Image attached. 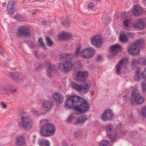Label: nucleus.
Masks as SVG:
<instances>
[{
    "label": "nucleus",
    "mask_w": 146,
    "mask_h": 146,
    "mask_svg": "<svg viewBox=\"0 0 146 146\" xmlns=\"http://www.w3.org/2000/svg\"><path fill=\"white\" fill-rule=\"evenodd\" d=\"M88 52V56L86 57H88V59H90L93 57L95 55L96 51L95 50L91 47H87Z\"/></svg>",
    "instance_id": "nucleus-24"
},
{
    "label": "nucleus",
    "mask_w": 146,
    "mask_h": 146,
    "mask_svg": "<svg viewBox=\"0 0 146 146\" xmlns=\"http://www.w3.org/2000/svg\"><path fill=\"white\" fill-rule=\"evenodd\" d=\"M72 36L70 33L62 32L58 36V38L60 40H67L70 38Z\"/></svg>",
    "instance_id": "nucleus-21"
},
{
    "label": "nucleus",
    "mask_w": 146,
    "mask_h": 146,
    "mask_svg": "<svg viewBox=\"0 0 146 146\" xmlns=\"http://www.w3.org/2000/svg\"><path fill=\"white\" fill-rule=\"evenodd\" d=\"M109 142L107 140H104L99 143V146H108Z\"/></svg>",
    "instance_id": "nucleus-34"
},
{
    "label": "nucleus",
    "mask_w": 146,
    "mask_h": 146,
    "mask_svg": "<svg viewBox=\"0 0 146 146\" xmlns=\"http://www.w3.org/2000/svg\"><path fill=\"white\" fill-rule=\"evenodd\" d=\"M81 48L80 45H79L76 48L75 50V53L74 54H72L70 53H64L61 54L60 56V60H66L67 59H72L73 57H78L79 55H80V50Z\"/></svg>",
    "instance_id": "nucleus-9"
},
{
    "label": "nucleus",
    "mask_w": 146,
    "mask_h": 146,
    "mask_svg": "<svg viewBox=\"0 0 146 146\" xmlns=\"http://www.w3.org/2000/svg\"><path fill=\"white\" fill-rule=\"evenodd\" d=\"M140 63L139 59L138 60L133 59L132 61V65L133 66H136L138 64H140Z\"/></svg>",
    "instance_id": "nucleus-39"
},
{
    "label": "nucleus",
    "mask_w": 146,
    "mask_h": 146,
    "mask_svg": "<svg viewBox=\"0 0 146 146\" xmlns=\"http://www.w3.org/2000/svg\"><path fill=\"white\" fill-rule=\"evenodd\" d=\"M43 0H35L34 1H39L40 2L43 1Z\"/></svg>",
    "instance_id": "nucleus-52"
},
{
    "label": "nucleus",
    "mask_w": 146,
    "mask_h": 146,
    "mask_svg": "<svg viewBox=\"0 0 146 146\" xmlns=\"http://www.w3.org/2000/svg\"><path fill=\"white\" fill-rule=\"evenodd\" d=\"M19 126L27 130H30L33 127L34 123L33 119L29 115L22 116L19 123Z\"/></svg>",
    "instance_id": "nucleus-4"
},
{
    "label": "nucleus",
    "mask_w": 146,
    "mask_h": 146,
    "mask_svg": "<svg viewBox=\"0 0 146 146\" xmlns=\"http://www.w3.org/2000/svg\"><path fill=\"white\" fill-rule=\"evenodd\" d=\"M42 23L43 24H44V23H45V22L44 21H43V22H42Z\"/></svg>",
    "instance_id": "nucleus-57"
},
{
    "label": "nucleus",
    "mask_w": 146,
    "mask_h": 146,
    "mask_svg": "<svg viewBox=\"0 0 146 146\" xmlns=\"http://www.w3.org/2000/svg\"><path fill=\"white\" fill-rule=\"evenodd\" d=\"M38 144L40 146H50L49 141L46 139H40L38 141Z\"/></svg>",
    "instance_id": "nucleus-29"
},
{
    "label": "nucleus",
    "mask_w": 146,
    "mask_h": 146,
    "mask_svg": "<svg viewBox=\"0 0 146 146\" xmlns=\"http://www.w3.org/2000/svg\"><path fill=\"white\" fill-rule=\"evenodd\" d=\"M79 134H80L79 133L76 132V133H74V135L75 137H78V136L79 135Z\"/></svg>",
    "instance_id": "nucleus-50"
},
{
    "label": "nucleus",
    "mask_w": 146,
    "mask_h": 146,
    "mask_svg": "<svg viewBox=\"0 0 146 146\" xmlns=\"http://www.w3.org/2000/svg\"><path fill=\"white\" fill-rule=\"evenodd\" d=\"M76 120L74 117L73 114H71L68 117L67 119V121L68 122H74L75 123Z\"/></svg>",
    "instance_id": "nucleus-33"
},
{
    "label": "nucleus",
    "mask_w": 146,
    "mask_h": 146,
    "mask_svg": "<svg viewBox=\"0 0 146 146\" xmlns=\"http://www.w3.org/2000/svg\"><path fill=\"white\" fill-rule=\"evenodd\" d=\"M90 42L94 46L100 47L102 43L101 36L98 34L92 36L90 39Z\"/></svg>",
    "instance_id": "nucleus-11"
},
{
    "label": "nucleus",
    "mask_w": 146,
    "mask_h": 146,
    "mask_svg": "<svg viewBox=\"0 0 146 146\" xmlns=\"http://www.w3.org/2000/svg\"><path fill=\"white\" fill-rule=\"evenodd\" d=\"M54 99L58 103L60 104L63 102L64 97L62 95L59 93H56L52 95Z\"/></svg>",
    "instance_id": "nucleus-20"
},
{
    "label": "nucleus",
    "mask_w": 146,
    "mask_h": 146,
    "mask_svg": "<svg viewBox=\"0 0 146 146\" xmlns=\"http://www.w3.org/2000/svg\"><path fill=\"white\" fill-rule=\"evenodd\" d=\"M31 113L35 116H37L38 117H40L41 113H39L35 108H32L31 110Z\"/></svg>",
    "instance_id": "nucleus-32"
},
{
    "label": "nucleus",
    "mask_w": 146,
    "mask_h": 146,
    "mask_svg": "<svg viewBox=\"0 0 146 146\" xmlns=\"http://www.w3.org/2000/svg\"><path fill=\"white\" fill-rule=\"evenodd\" d=\"M93 124L95 126H96L98 124V122L97 121H95L93 122Z\"/></svg>",
    "instance_id": "nucleus-49"
},
{
    "label": "nucleus",
    "mask_w": 146,
    "mask_h": 146,
    "mask_svg": "<svg viewBox=\"0 0 146 146\" xmlns=\"http://www.w3.org/2000/svg\"><path fill=\"white\" fill-rule=\"evenodd\" d=\"M14 3L13 1H10L8 5L7 10L8 14L10 15L12 14L14 11Z\"/></svg>",
    "instance_id": "nucleus-25"
},
{
    "label": "nucleus",
    "mask_w": 146,
    "mask_h": 146,
    "mask_svg": "<svg viewBox=\"0 0 146 146\" xmlns=\"http://www.w3.org/2000/svg\"><path fill=\"white\" fill-rule=\"evenodd\" d=\"M17 33L20 37L29 36L31 35L30 31L27 27L24 26H21L19 28Z\"/></svg>",
    "instance_id": "nucleus-12"
},
{
    "label": "nucleus",
    "mask_w": 146,
    "mask_h": 146,
    "mask_svg": "<svg viewBox=\"0 0 146 146\" xmlns=\"http://www.w3.org/2000/svg\"><path fill=\"white\" fill-rule=\"evenodd\" d=\"M142 3L143 4L146 5V0H142Z\"/></svg>",
    "instance_id": "nucleus-51"
},
{
    "label": "nucleus",
    "mask_w": 146,
    "mask_h": 146,
    "mask_svg": "<svg viewBox=\"0 0 146 146\" xmlns=\"http://www.w3.org/2000/svg\"><path fill=\"white\" fill-rule=\"evenodd\" d=\"M6 5V3H3V6L4 7Z\"/></svg>",
    "instance_id": "nucleus-55"
},
{
    "label": "nucleus",
    "mask_w": 146,
    "mask_h": 146,
    "mask_svg": "<svg viewBox=\"0 0 146 146\" xmlns=\"http://www.w3.org/2000/svg\"><path fill=\"white\" fill-rule=\"evenodd\" d=\"M62 146H68V144L65 141H63L62 143Z\"/></svg>",
    "instance_id": "nucleus-48"
},
{
    "label": "nucleus",
    "mask_w": 146,
    "mask_h": 146,
    "mask_svg": "<svg viewBox=\"0 0 146 146\" xmlns=\"http://www.w3.org/2000/svg\"><path fill=\"white\" fill-rule=\"evenodd\" d=\"M36 13V11H34L32 13V14L33 15H34Z\"/></svg>",
    "instance_id": "nucleus-53"
},
{
    "label": "nucleus",
    "mask_w": 146,
    "mask_h": 146,
    "mask_svg": "<svg viewBox=\"0 0 146 146\" xmlns=\"http://www.w3.org/2000/svg\"><path fill=\"white\" fill-rule=\"evenodd\" d=\"M131 102L133 104H140L144 101L143 98L140 95L137 90H134L131 94Z\"/></svg>",
    "instance_id": "nucleus-8"
},
{
    "label": "nucleus",
    "mask_w": 146,
    "mask_h": 146,
    "mask_svg": "<svg viewBox=\"0 0 146 146\" xmlns=\"http://www.w3.org/2000/svg\"><path fill=\"white\" fill-rule=\"evenodd\" d=\"M88 55L87 48L84 49L80 52V56L84 59H88V57H86Z\"/></svg>",
    "instance_id": "nucleus-30"
},
{
    "label": "nucleus",
    "mask_w": 146,
    "mask_h": 146,
    "mask_svg": "<svg viewBox=\"0 0 146 146\" xmlns=\"http://www.w3.org/2000/svg\"><path fill=\"white\" fill-rule=\"evenodd\" d=\"M131 34V33H128V34H129H129Z\"/></svg>",
    "instance_id": "nucleus-62"
},
{
    "label": "nucleus",
    "mask_w": 146,
    "mask_h": 146,
    "mask_svg": "<svg viewBox=\"0 0 146 146\" xmlns=\"http://www.w3.org/2000/svg\"><path fill=\"white\" fill-rule=\"evenodd\" d=\"M42 107L46 111H48L51 108L52 102L49 101H45L42 102Z\"/></svg>",
    "instance_id": "nucleus-23"
},
{
    "label": "nucleus",
    "mask_w": 146,
    "mask_h": 146,
    "mask_svg": "<svg viewBox=\"0 0 146 146\" xmlns=\"http://www.w3.org/2000/svg\"><path fill=\"white\" fill-rule=\"evenodd\" d=\"M1 107L3 109H6L7 107V105L3 102H2L1 103Z\"/></svg>",
    "instance_id": "nucleus-46"
},
{
    "label": "nucleus",
    "mask_w": 146,
    "mask_h": 146,
    "mask_svg": "<svg viewBox=\"0 0 146 146\" xmlns=\"http://www.w3.org/2000/svg\"><path fill=\"white\" fill-rule=\"evenodd\" d=\"M15 91V90H14L11 91L12 92H14Z\"/></svg>",
    "instance_id": "nucleus-58"
},
{
    "label": "nucleus",
    "mask_w": 146,
    "mask_h": 146,
    "mask_svg": "<svg viewBox=\"0 0 146 146\" xmlns=\"http://www.w3.org/2000/svg\"><path fill=\"white\" fill-rule=\"evenodd\" d=\"M112 111L110 109L105 110L101 116V119L104 121L111 120L113 117Z\"/></svg>",
    "instance_id": "nucleus-15"
},
{
    "label": "nucleus",
    "mask_w": 146,
    "mask_h": 146,
    "mask_svg": "<svg viewBox=\"0 0 146 146\" xmlns=\"http://www.w3.org/2000/svg\"><path fill=\"white\" fill-rule=\"evenodd\" d=\"M48 121V120L46 119H43L40 120V123L41 124H46L47 123V122Z\"/></svg>",
    "instance_id": "nucleus-44"
},
{
    "label": "nucleus",
    "mask_w": 146,
    "mask_h": 146,
    "mask_svg": "<svg viewBox=\"0 0 146 146\" xmlns=\"http://www.w3.org/2000/svg\"><path fill=\"white\" fill-rule=\"evenodd\" d=\"M140 64H146V57L140 58L139 59Z\"/></svg>",
    "instance_id": "nucleus-35"
},
{
    "label": "nucleus",
    "mask_w": 146,
    "mask_h": 146,
    "mask_svg": "<svg viewBox=\"0 0 146 146\" xmlns=\"http://www.w3.org/2000/svg\"><path fill=\"white\" fill-rule=\"evenodd\" d=\"M98 1H100V0H97Z\"/></svg>",
    "instance_id": "nucleus-63"
},
{
    "label": "nucleus",
    "mask_w": 146,
    "mask_h": 146,
    "mask_svg": "<svg viewBox=\"0 0 146 146\" xmlns=\"http://www.w3.org/2000/svg\"><path fill=\"white\" fill-rule=\"evenodd\" d=\"M15 18L19 21H23L24 20V18L21 15L16 16Z\"/></svg>",
    "instance_id": "nucleus-40"
},
{
    "label": "nucleus",
    "mask_w": 146,
    "mask_h": 146,
    "mask_svg": "<svg viewBox=\"0 0 146 146\" xmlns=\"http://www.w3.org/2000/svg\"><path fill=\"white\" fill-rule=\"evenodd\" d=\"M32 46L31 45V44L30 45V47H33V44H32Z\"/></svg>",
    "instance_id": "nucleus-56"
},
{
    "label": "nucleus",
    "mask_w": 146,
    "mask_h": 146,
    "mask_svg": "<svg viewBox=\"0 0 146 146\" xmlns=\"http://www.w3.org/2000/svg\"><path fill=\"white\" fill-rule=\"evenodd\" d=\"M102 59L103 58L101 55H99L98 56L97 58V61H101Z\"/></svg>",
    "instance_id": "nucleus-45"
},
{
    "label": "nucleus",
    "mask_w": 146,
    "mask_h": 146,
    "mask_svg": "<svg viewBox=\"0 0 146 146\" xmlns=\"http://www.w3.org/2000/svg\"><path fill=\"white\" fill-rule=\"evenodd\" d=\"M87 119V117L84 115H83L79 117L74 124L78 123L83 124L85 123Z\"/></svg>",
    "instance_id": "nucleus-26"
},
{
    "label": "nucleus",
    "mask_w": 146,
    "mask_h": 146,
    "mask_svg": "<svg viewBox=\"0 0 146 146\" xmlns=\"http://www.w3.org/2000/svg\"><path fill=\"white\" fill-rule=\"evenodd\" d=\"M40 66H41L40 65H39V66H38V68H40Z\"/></svg>",
    "instance_id": "nucleus-59"
},
{
    "label": "nucleus",
    "mask_w": 146,
    "mask_h": 146,
    "mask_svg": "<svg viewBox=\"0 0 146 146\" xmlns=\"http://www.w3.org/2000/svg\"><path fill=\"white\" fill-rule=\"evenodd\" d=\"M46 40L48 45L50 46L52 45L53 42L47 36L46 38Z\"/></svg>",
    "instance_id": "nucleus-38"
},
{
    "label": "nucleus",
    "mask_w": 146,
    "mask_h": 146,
    "mask_svg": "<svg viewBox=\"0 0 146 146\" xmlns=\"http://www.w3.org/2000/svg\"><path fill=\"white\" fill-rule=\"evenodd\" d=\"M128 63V60L127 59H124L120 61L115 67L116 73L117 74H119L124 67L126 68V65Z\"/></svg>",
    "instance_id": "nucleus-13"
},
{
    "label": "nucleus",
    "mask_w": 146,
    "mask_h": 146,
    "mask_svg": "<svg viewBox=\"0 0 146 146\" xmlns=\"http://www.w3.org/2000/svg\"><path fill=\"white\" fill-rule=\"evenodd\" d=\"M88 73L86 71H78L76 74L75 79L81 82H86L85 78L88 76Z\"/></svg>",
    "instance_id": "nucleus-14"
},
{
    "label": "nucleus",
    "mask_w": 146,
    "mask_h": 146,
    "mask_svg": "<svg viewBox=\"0 0 146 146\" xmlns=\"http://www.w3.org/2000/svg\"><path fill=\"white\" fill-rule=\"evenodd\" d=\"M96 86V84H94V86Z\"/></svg>",
    "instance_id": "nucleus-60"
},
{
    "label": "nucleus",
    "mask_w": 146,
    "mask_h": 146,
    "mask_svg": "<svg viewBox=\"0 0 146 146\" xmlns=\"http://www.w3.org/2000/svg\"><path fill=\"white\" fill-rule=\"evenodd\" d=\"M9 75L14 80L18 82H20L23 80L21 75L19 73H9Z\"/></svg>",
    "instance_id": "nucleus-19"
},
{
    "label": "nucleus",
    "mask_w": 146,
    "mask_h": 146,
    "mask_svg": "<svg viewBox=\"0 0 146 146\" xmlns=\"http://www.w3.org/2000/svg\"><path fill=\"white\" fill-rule=\"evenodd\" d=\"M144 41L142 39H139L134 43L129 45L127 50L129 53L132 55H137L139 53V48L144 46Z\"/></svg>",
    "instance_id": "nucleus-2"
},
{
    "label": "nucleus",
    "mask_w": 146,
    "mask_h": 146,
    "mask_svg": "<svg viewBox=\"0 0 146 146\" xmlns=\"http://www.w3.org/2000/svg\"><path fill=\"white\" fill-rule=\"evenodd\" d=\"M141 113L143 116L146 117V106L142 108Z\"/></svg>",
    "instance_id": "nucleus-41"
},
{
    "label": "nucleus",
    "mask_w": 146,
    "mask_h": 146,
    "mask_svg": "<svg viewBox=\"0 0 146 146\" xmlns=\"http://www.w3.org/2000/svg\"><path fill=\"white\" fill-rule=\"evenodd\" d=\"M94 5L92 3H90L88 5V8L89 9H92L94 7Z\"/></svg>",
    "instance_id": "nucleus-43"
},
{
    "label": "nucleus",
    "mask_w": 146,
    "mask_h": 146,
    "mask_svg": "<svg viewBox=\"0 0 146 146\" xmlns=\"http://www.w3.org/2000/svg\"><path fill=\"white\" fill-rule=\"evenodd\" d=\"M131 20L130 19H126L123 21V25L125 28H129L131 26Z\"/></svg>",
    "instance_id": "nucleus-27"
},
{
    "label": "nucleus",
    "mask_w": 146,
    "mask_h": 146,
    "mask_svg": "<svg viewBox=\"0 0 146 146\" xmlns=\"http://www.w3.org/2000/svg\"><path fill=\"white\" fill-rule=\"evenodd\" d=\"M61 23L65 27H67L70 25V21L69 20L66 19L63 21L61 22Z\"/></svg>",
    "instance_id": "nucleus-36"
},
{
    "label": "nucleus",
    "mask_w": 146,
    "mask_h": 146,
    "mask_svg": "<svg viewBox=\"0 0 146 146\" xmlns=\"http://www.w3.org/2000/svg\"><path fill=\"white\" fill-rule=\"evenodd\" d=\"M33 137H34V138H35V135H34L33 136Z\"/></svg>",
    "instance_id": "nucleus-61"
},
{
    "label": "nucleus",
    "mask_w": 146,
    "mask_h": 146,
    "mask_svg": "<svg viewBox=\"0 0 146 146\" xmlns=\"http://www.w3.org/2000/svg\"><path fill=\"white\" fill-rule=\"evenodd\" d=\"M38 42L41 46L44 49H46L45 45L43 42V40L41 38H40L38 39Z\"/></svg>",
    "instance_id": "nucleus-37"
},
{
    "label": "nucleus",
    "mask_w": 146,
    "mask_h": 146,
    "mask_svg": "<svg viewBox=\"0 0 146 146\" xmlns=\"http://www.w3.org/2000/svg\"><path fill=\"white\" fill-rule=\"evenodd\" d=\"M25 141L23 136H19L17 137L16 143L17 145L20 146L23 145Z\"/></svg>",
    "instance_id": "nucleus-28"
},
{
    "label": "nucleus",
    "mask_w": 146,
    "mask_h": 146,
    "mask_svg": "<svg viewBox=\"0 0 146 146\" xmlns=\"http://www.w3.org/2000/svg\"><path fill=\"white\" fill-rule=\"evenodd\" d=\"M141 87L143 91V92H145L146 91V83L145 82L142 83Z\"/></svg>",
    "instance_id": "nucleus-42"
},
{
    "label": "nucleus",
    "mask_w": 146,
    "mask_h": 146,
    "mask_svg": "<svg viewBox=\"0 0 146 146\" xmlns=\"http://www.w3.org/2000/svg\"><path fill=\"white\" fill-rule=\"evenodd\" d=\"M64 61V63H59L58 68L63 70L64 72H67L70 71L73 67H76L78 68H80L82 66V64L79 61H77L72 63L71 62L67 61V60H62Z\"/></svg>",
    "instance_id": "nucleus-3"
},
{
    "label": "nucleus",
    "mask_w": 146,
    "mask_h": 146,
    "mask_svg": "<svg viewBox=\"0 0 146 146\" xmlns=\"http://www.w3.org/2000/svg\"><path fill=\"white\" fill-rule=\"evenodd\" d=\"M132 12L135 16H138L142 13L143 10L141 6L137 5L134 6Z\"/></svg>",
    "instance_id": "nucleus-17"
},
{
    "label": "nucleus",
    "mask_w": 146,
    "mask_h": 146,
    "mask_svg": "<svg viewBox=\"0 0 146 146\" xmlns=\"http://www.w3.org/2000/svg\"><path fill=\"white\" fill-rule=\"evenodd\" d=\"M67 108H73L77 114L84 113L89 109V105L87 101L78 96H72L68 97L65 103Z\"/></svg>",
    "instance_id": "nucleus-1"
},
{
    "label": "nucleus",
    "mask_w": 146,
    "mask_h": 146,
    "mask_svg": "<svg viewBox=\"0 0 146 146\" xmlns=\"http://www.w3.org/2000/svg\"><path fill=\"white\" fill-rule=\"evenodd\" d=\"M140 71V68L137 69L135 70V74L134 77V79L135 81H139L141 76H142L144 78L146 79V68L143 72H141Z\"/></svg>",
    "instance_id": "nucleus-16"
},
{
    "label": "nucleus",
    "mask_w": 146,
    "mask_h": 146,
    "mask_svg": "<svg viewBox=\"0 0 146 146\" xmlns=\"http://www.w3.org/2000/svg\"><path fill=\"white\" fill-rule=\"evenodd\" d=\"M106 130L107 136L112 141L115 140L117 138H120L124 137L126 134L125 131H121L119 132L117 134L115 135H111L113 127L111 125H108L105 126Z\"/></svg>",
    "instance_id": "nucleus-6"
},
{
    "label": "nucleus",
    "mask_w": 146,
    "mask_h": 146,
    "mask_svg": "<svg viewBox=\"0 0 146 146\" xmlns=\"http://www.w3.org/2000/svg\"><path fill=\"white\" fill-rule=\"evenodd\" d=\"M7 88H8V87L7 86H6L5 87V88L3 89V90H7Z\"/></svg>",
    "instance_id": "nucleus-54"
},
{
    "label": "nucleus",
    "mask_w": 146,
    "mask_h": 146,
    "mask_svg": "<svg viewBox=\"0 0 146 146\" xmlns=\"http://www.w3.org/2000/svg\"><path fill=\"white\" fill-rule=\"evenodd\" d=\"M129 99V98L127 96H125L123 97V100L126 102Z\"/></svg>",
    "instance_id": "nucleus-47"
},
{
    "label": "nucleus",
    "mask_w": 146,
    "mask_h": 146,
    "mask_svg": "<svg viewBox=\"0 0 146 146\" xmlns=\"http://www.w3.org/2000/svg\"><path fill=\"white\" fill-rule=\"evenodd\" d=\"M45 66L47 69V72L48 73V76H50V73L55 70V66L54 65L51 66V62L50 61H48L46 64Z\"/></svg>",
    "instance_id": "nucleus-22"
},
{
    "label": "nucleus",
    "mask_w": 146,
    "mask_h": 146,
    "mask_svg": "<svg viewBox=\"0 0 146 146\" xmlns=\"http://www.w3.org/2000/svg\"><path fill=\"white\" fill-rule=\"evenodd\" d=\"M110 53L109 55V58L111 59L113 57L117 55L118 52L121 50L120 45L118 44H116L111 45L110 47Z\"/></svg>",
    "instance_id": "nucleus-10"
},
{
    "label": "nucleus",
    "mask_w": 146,
    "mask_h": 146,
    "mask_svg": "<svg viewBox=\"0 0 146 146\" xmlns=\"http://www.w3.org/2000/svg\"><path fill=\"white\" fill-rule=\"evenodd\" d=\"M144 25V21L143 19H139L133 24V27L135 29H143Z\"/></svg>",
    "instance_id": "nucleus-18"
},
{
    "label": "nucleus",
    "mask_w": 146,
    "mask_h": 146,
    "mask_svg": "<svg viewBox=\"0 0 146 146\" xmlns=\"http://www.w3.org/2000/svg\"><path fill=\"white\" fill-rule=\"evenodd\" d=\"M119 40L122 42H126L127 41V38L126 36L123 33L120 34L119 37Z\"/></svg>",
    "instance_id": "nucleus-31"
},
{
    "label": "nucleus",
    "mask_w": 146,
    "mask_h": 146,
    "mask_svg": "<svg viewBox=\"0 0 146 146\" xmlns=\"http://www.w3.org/2000/svg\"><path fill=\"white\" fill-rule=\"evenodd\" d=\"M55 131L54 125L53 124L48 123L41 127L40 134L43 136H50L54 134Z\"/></svg>",
    "instance_id": "nucleus-5"
},
{
    "label": "nucleus",
    "mask_w": 146,
    "mask_h": 146,
    "mask_svg": "<svg viewBox=\"0 0 146 146\" xmlns=\"http://www.w3.org/2000/svg\"><path fill=\"white\" fill-rule=\"evenodd\" d=\"M83 85L82 87L76 83L72 82L70 84L71 87L79 92H82L84 94L87 93L89 91L90 88L91 87L90 84L86 82H84Z\"/></svg>",
    "instance_id": "nucleus-7"
}]
</instances>
